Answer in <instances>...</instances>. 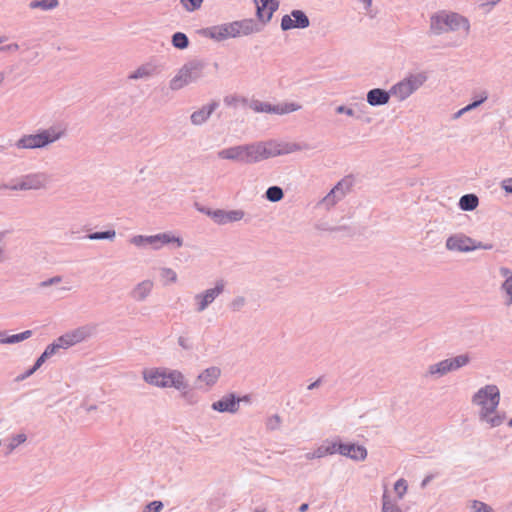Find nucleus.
Returning <instances> with one entry per match:
<instances>
[{"instance_id":"nucleus-26","label":"nucleus","mask_w":512,"mask_h":512,"mask_svg":"<svg viewBox=\"0 0 512 512\" xmlns=\"http://www.w3.org/2000/svg\"><path fill=\"white\" fill-rule=\"evenodd\" d=\"M32 336L31 330H25L18 334L5 336L0 332V343L1 344H15L24 341Z\"/></svg>"},{"instance_id":"nucleus-49","label":"nucleus","mask_w":512,"mask_h":512,"mask_svg":"<svg viewBox=\"0 0 512 512\" xmlns=\"http://www.w3.org/2000/svg\"><path fill=\"white\" fill-rule=\"evenodd\" d=\"M475 512H493V509L486 503L475 500L473 503Z\"/></svg>"},{"instance_id":"nucleus-38","label":"nucleus","mask_w":512,"mask_h":512,"mask_svg":"<svg viewBox=\"0 0 512 512\" xmlns=\"http://www.w3.org/2000/svg\"><path fill=\"white\" fill-rule=\"evenodd\" d=\"M501 273L504 276H507L505 281L502 284V289L509 296L508 305L512 304V273L508 268H502Z\"/></svg>"},{"instance_id":"nucleus-34","label":"nucleus","mask_w":512,"mask_h":512,"mask_svg":"<svg viewBox=\"0 0 512 512\" xmlns=\"http://www.w3.org/2000/svg\"><path fill=\"white\" fill-rule=\"evenodd\" d=\"M27 440V436L24 433L13 435L9 439V443L6 445L5 455L11 454L19 445L23 444Z\"/></svg>"},{"instance_id":"nucleus-35","label":"nucleus","mask_w":512,"mask_h":512,"mask_svg":"<svg viewBox=\"0 0 512 512\" xmlns=\"http://www.w3.org/2000/svg\"><path fill=\"white\" fill-rule=\"evenodd\" d=\"M265 198L270 202H279L284 198L283 189L279 186H270L265 192Z\"/></svg>"},{"instance_id":"nucleus-22","label":"nucleus","mask_w":512,"mask_h":512,"mask_svg":"<svg viewBox=\"0 0 512 512\" xmlns=\"http://www.w3.org/2000/svg\"><path fill=\"white\" fill-rule=\"evenodd\" d=\"M153 282L151 280H144L138 283L131 292V297L136 301H143L151 293Z\"/></svg>"},{"instance_id":"nucleus-21","label":"nucleus","mask_w":512,"mask_h":512,"mask_svg":"<svg viewBox=\"0 0 512 512\" xmlns=\"http://www.w3.org/2000/svg\"><path fill=\"white\" fill-rule=\"evenodd\" d=\"M444 32H448L446 13L433 14L430 18V34L441 35Z\"/></svg>"},{"instance_id":"nucleus-40","label":"nucleus","mask_w":512,"mask_h":512,"mask_svg":"<svg viewBox=\"0 0 512 512\" xmlns=\"http://www.w3.org/2000/svg\"><path fill=\"white\" fill-rule=\"evenodd\" d=\"M153 69L149 65H143L137 68L130 76L131 79H140L152 74Z\"/></svg>"},{"instance_id":"nucleus-30","label":"nucleus","mask_w":512,"mask_h":512,"mask_svg":"<svg viewBox=\"0 0 512 512\" xmlns=\"http://www.w3.org/2000/svg\"><path fill=\"white\" fill-rule=\"evenodd\" d=\"M449 368L452 371H456L470 363L471 357L468 353L457 355L452 358H447Z\"/></svg>"},{"instance_id":"nucleus-37","label":"nucleus","mask_w":512,"mask_h":512,"mask_svg":"<svg viewBox=\"0 0 512 512\" xmlns=\"http://www.w3.org/2000/svg\"><path fill=\"white\" fill-rule=\"evenodd\" d=\"M115 235V230L110 229L105 231H96L89 233L85 236V238L89 240H113L115 238Z\"/></svg>"},{"instance_id":"nucleus-58","label":"nucleus","mask_w":512,"mask_h":512,"mask_svg":"<svg viewBox=\"0 0 512 512\" xmlns=\"http://www.w3.org/2000/svg\"><path fill=\"white\" fill-rule=\"evenodd\" d=\"M19 46L17 43H11L6 46L0 47V51H17Z\"/></svg>"},{"instance_id":"nucleus-52","label":"nucleus","mask_w":512,"mask_h":512,"mask_svg":"<svg viewBox=\"0 0 512 512\" xmlns=\"http://www.w3.org/2000/svg\"><path fill=\"white\" fill-rule=\"evenodd\" d=\"M61 280H62V278L60 276H54L52 278H49L47 280L40 282L39 286L42 288L48 287V286L60 283Z\"/></svg>"},{"instance_id":"nucleus-1","label":"nucleus","mask_w":512,"mask_h":512,"mask_svg":"<svg viewBox=\"0 0 512 512\" xmlns=\"http://www.w3.org/2000/svg\"><path fill=\"white\" fill-rule=\"evenodd\" d=\"M299 149L298 144H292L291 148L284 151V153L297 151ZM281 154H283L282 151L269 149L264 143H251L222 149L217 153V156L220 159L252 164Z\"/></svg>"},{"instance_id":"nucleus-10","label":"nucleus","mask_w":512,"mask_h":512,"mask_svg":"<svg viewBox=\"0 0 512 512\" xmlns=\"http://www.w3.org/2000/svg\"><path fill=\"white\" fill-rule=\"evenodd\" d=\"M328 443L330 455L340 454L355 461H363L367 457V449L362 445L352 442L343 443L340 438Z\"/></svg>"},{"instance_id":"nucleus-41","label":"nucleus","mask_w":512,"mask_h":512,"mask_svg":"<svg viewBox=\"0 0 512 512\" xmlns=\"http://www.w3.org/2000/svg\"><path fill=\"white\" fill-rule=\"evenodd\" d=\"M281 418L278 414L270 416L266 421V428L270 431H275L280 428Z\"/></svg>"},{"instance_id":"nucleus-23","label":"nucleus","mask_w":512,"mask_h":512,"mask_svg":"<svg viewBox=\"0 0 512 512\" xmlns=\"http://www.w3.org/2000/svg\"><path fill=\"white\" fill-rule=\"evenodd\" d=\"M479 205V198L474 193L464 194L460 197L458 207L462 211L470 212L475 210Z\"/></svg>"},{"instance_id":"nucleus-7","label":"nucleus","mask_w":512,"mask_h":512,"mask_svg":"<svg viewBox=\"0 0 512 512\" xmlns=\"http://www.w3.org/2000/svg\"><path fill=\"white\" fill-rule=\"evenodd\" d=\"M473 403L481 406L480 415L487 418L494 413L500 402V391L496 385L490 384L480 388L472 398Z\"/></svg>"},{"instance_id":"nucleus-44","label":"nucleus","mask_w":512,"mask_h":512,"mask_svg":"<svg viewBox=\"0 0 512 512\" xmlns=\"http://www.w3.org/2000/svg\"><path fill=\"white\" fill-rule=\"evenodd\" d=\"M300 106L296 103H285L283 105H278V115L288 114L294 111H297Z\"/></svg>"},{"instance_id":"nucleus-39","label":"nucleus","mask_w":512,"mask_h":512,"mask_svg":"<svg viewBox=\"0 0 512 512\" xmlns=\"http://www.w3.org/2000/svg\"><path fill=\"white\" fill-rule=\"evenodd\" d=\"M382 512H402L401 509L391 501L387 491L382 495Z\"/></svg>"},{"instance_id":"nucleus-12","label":"nucleus","mask_w":512,"mask_h":512,"mask_svg":"<svg viewBox=\"0 0 512 512\" xmlns=\"http://www.w3.org/2000/svg\"><path fill=\"white\" fill-rule=\"evenodd\" d=\"M310 26V20L306 13L300 9H294L290 14H285L281 18L280 27L282 31L292 29H305Z\"/></svg>"},{"instance_id":"nucleus-32","label":"nucleus","mask_w":512,"mask_h":512,"mask_svg":"<svg viewBox=\"0 0 512 512\" xmlns=\"http://www.w3.org/2000/svg\"><path fill=\"white\" fill-rule=\"evenodd\" d=\"M171 43L174 48L184 50L188 48L190 41L188 36L183 32H175L171 37Z\"/></svg>"},{"instance_id":"nucleus-62","label":"nucleus","mask_w":512,"mask_h":512,"mask_svg":"<svg viewBox=\"0 0 512 512\" xmlns=\"http://www.w3.org/2000/svg\"><path fill=\"white\" fill-rule=\"evenodd\" d=\"M309 508V504L308 503H302L299 508H298V511L299 512H306Z\"/></svg>"},{"instance_id":"nucleus-19","label":"nucleus","mask_w":512,"mask_h":512,"mask_svg":"<svg viewBox=\"0 0 512 512\" xmlns=\"http://www.w3.org/2000/svg\"><path fill=\"white\" fill-rule=\"evenodd\" d=\"M218 106L219 103L217 101H212L211 103L194 111L190 116L191 123L197 126L204 124Z\"/></svg>"},{"instance_id":"nucleus-59","label":"nucleus","mask_w":512,"mask_h":512,"mask_svg":"<svg viewBox=\"0 0 512 512\" xmlns=\"http://www.w3.org/2000/svg\"><path fill=\"white\" fill-rule=\"evenodd\" d=\"M435 476V474L426 475L420 484L421 488H425L435 478Z\"/></svg>"},{"instance_id":"nucleus-15","label":"nucleus","mask_w":512,"mask_h":512,"mask_svg":"<svg viewBox=\"0 0 512 512\" xmlns=\"http://www.w3.org/2000/svg\"><path fill=\"white\" fill-rule=\"evenodd\" d=\"M351 185H352V181L351 180H349V179H342L322 199L321 203L327 209H329L330 207L334 206L339 200H341L345 196L346 191L344 190L343 187L345 186L346 190H349Z\"/></svg>"},{"instance_id":"nucleus-46","label":"nucleus","mask_w":512,"mask_h":512,"mask_svg":"<svg viewBox=\"0 0 512 512\" xmlns=\"http://www.w3.org/2000/svg\"><path fill=\"white\" fill-rule=\"evenodd\" d=\"M161 277L167 279L169 282H176L177 274L171 268L164 267L161 269Z\"/></svg>"},{"instance_id":"nucleus-27","label":"nucleus","mask_w":512,"mask_h":512,"mask_svg":"<svg viewBox=\"0 0 512 512\" xmlns=\"http://www.w3.org/2000/svg\"><path fill=\"white\" fill-rule=\"evenodd\" d=\"M250 108L258 113H272L278 114V105H273L269 102H262L259 100H253L250 104Z\"/></svg>"},{"instance_id":"nucleus-28","label":"nucleus","mask_w":512,"mask_h":512,"mask_svg":"<svg viewBox=\"0 0 512 512\" xmlns=\"http://www.w3.org/2000/svg\"><path fill=\"white\" fill-rule=\"evenodd\" d=\"M157 241H158L157 234L149 235V236L136 235V236H133L130 240V242L132 244H134L135 246L142 247V246L150 245L154 250H156Z\"/></svg>"},{"instance_id":"nucleus-54","label":"nucleus","mask_w":512,"mask_h":512,"mask_svg":"<svg viewBox=\"0 0 512 512\" xmlns=\"http://www.w3.org/2000/svg\"><path fill=\"white\" fill-rule=\"evenodd\" d=\"M501 188L507 193L512 194V177L504 179L501 182Z\"/></svg>"},{"instance_id":"nucleus-48","label":"nucleus","mask_w":512,"mask_h":512,"mask_svg":"<svg viewBox=\"0 0 512 512\" xmlns=\"http://www.w3.org/2000/svg\"><path fill=\"white\" fill-rule=\"evenodd\" d=\"M480 2L479 7L486 12H489L494 6H496L501 0H477Z\"/></svg>"},{"instance_id":"nucleus-51","label":"nucleus","mask_w":512,"mask_h":512,"mask_svg":"<svg viewBox=\"0 0 512 512\" xmlns=\"http://www.w3.org/2000/svg\"><path fill=\"white\" fill-rule=\"evenodd\" d=\"M35 372H36V370L31 366L26 371H24L23 373H21L18 376H16L15 381L16 382H22L25 379H27L30 376H32Z\"/></svg>"},{"instance_id":"nucleus-20","label":"nucleus","mask_w":512,"mask_h":512,"mask_svg":"<svg viewBox=\"0 0 512 512\" xmlns=\"http://www.w3.org/2000/svg\"><path fill=\"white\" fill-rule=\"evenodd\" d=\"M446 22L448 31H456L459 29H464L465 31H468L470 28L468 19L458 13H446Z\"/></svg>"},{"instance_id":"nucleus-53","label":"nucleus","mask_w":512,"mask_h":512,"mask_svg":"<svg viewBox=\"0 0 512 512\" xmlns=\"http://www.w3.org/2000/svg\"><path fill=\"white\" fill-rule=\"evenodd\" d=\"M336 113L338 114H345L347 116H354L355 112L352 108L347 107L345 105H340L336 108Z\"/></svg>"},{"instance_id":"nucleus-13","label":"nucleus","mask_w":512,"mask_h":512,"mask_svg":"<svg viewBox=\"0 0 512 512\" xmlns=\"http://www.w3.org/2000/svg\"><path fill=\"white\" fill-rule=\"evenodd\" d=\"M256 20L265 27L279 8V0H254Z\"/></svg>"},{"instance_id":"nucleus-57","label":"nucleus","mask_w":512,"mask_h":512,"mask_svg":"<svg viewBox=\"0 0 512 512\" xmlns=\"http://www.w3.org/2000/svg\"><path fill=\"white\" fill-rule=\"evenodd\" d=\"M198 211H200L201 213L207 215L213 221H214L213 213H217V209H211V208H208V207H200V208H198Z\"/></svg>"},{"instance_id":"nucleus-5","label":"nucleus","mask_w":512,"mask_h":512,"mask_svg":"<svg viewBox=\"0 0 512 512\" xmlns=\"http://www.w3.org/2000/svg\"><path fill=\"white\" fill-rule=\"evenodd\" d=\"M92 328L89 326L78 327L70 332L59 336L51 344L47 345L43 353L49 359L54 356L60 349H68L90 337Z\"/></svg>"},{"instance_id":"nucleus-9","label":"nucleus","mask_w":512,"mask_h":512,"mask_svg":"<svg viewBox=\"0 0 512 512\" xmlns=\"http://www.w3.org/2000/svg\"><path fill=\"white\" fill-rule=\"evenodd\" d=\"M446 248L450 251L471 252L477 249L491 250L493 244L476 241L464 234H455L447 238Z\"/></svg>"},{"instance_id":"nucleus-29","label":"nucleus","mask_w":512,"mask_h":512,"mask_svg":"<svg viewBox=\"0 0 512 512\" xmlns=\"http://www.w3.org/2000/svg\"><path fill=\"white\" fill-rule=\"evenodd\" d=\"M487 98H488L487 92H485V91L482 92L478 97H475L471 103H469L462 109L458 110L454 114V118L457 119V118L461 117L464 113L479 107L482 103H484L487 100Z\"/></svg>"},{"instance_id":"nucleus-25","label":"nucleus","mask_w":512,"mask_h":512,"mask_svg":"<svg viewBox=\"0 0 512 512\" xmlns=\"http://www.w3.org/2000/svg\"><path fill=\"white\" fill-rule=\"evenodd\" d=\"M157 238H158V241H157L156 250H158V249L162 248L164 245H167L170 243H174L177 248H179L183 245L182 238H180L178 236H174L169 232L159 233V234H157Z\"/></svg>"},{"instance_id":"nucleus-64","label":"nucleus","mask_w":512,"mask_h":512,"mask_svg":"<svg viewBox=\"0 0 512 512\" xmlns=\"http://www.w3.org/2000/svg\"><path fill=\"white\" fill-rule=\"evenodd\" d=\"M253 512H265V509L256 508Z\"/></svg>"},{"instance_id":"nucleus-2","label":"nucleus","mask_w":512,"mask_h":512,"mask_svg":"<svg viewBox=\"0 0 512 512\" xmlns=\"http://www.w3.org/2000/svg\"><path fill=\"white\" fill-rule=\"evenodd\" d=\"M264 26L256 19L245 18L229 23L214 25L203 28L199 31L203 37L210 38L214 41L221 42L228 38H237L240 36H249L263 31Z\"/></svg>"},{"instance_id":"nucleus-18","label":"nucleus","mask_w":512,"mask_h":512,"mask_svg":"<svg viewBox=\"0 0 512 512\" xmlns=\"http://www.w3.org/2000/svg\"><path fill=\"white\" fill-rule=\"evenodd\" d=\"M392 92L391 89L386 91L381 88H373L367 92L366 101L373 107L383 106L390 100Z\"/></svg>"},{"instance_id":"nucleus-31","label":"nucleus","mask_w":512,"mask_h":512,"mask_svg":"<svg viewBox=\"0 0 512 512\" xmlns=\"http://www.w3.org/2000/svg\"><path fill=\"white\" fill-rule=\"evenodd\" d=\"M451 372L447 359H444L438 363L432 364L428 368L427 375H437L438 377L444 376Z\"/></svg>"},{"instance_id":"nucleus-11","label":"nucleus","mask_w":512,"mask_h":512,"mask_svg":"<svg viewBox=\"0 0 512 512\" xmlns=\"http://www.w3.org/2000/svg\"><path fill=\"white\" fill-rule=\"evenodd\" d=\"M47 176L44 173H31L23 175L11 185H5L9 190H38L45 186Z\"/></svg>"},{"instance_id":"nucleus-61","label":"nucleus","mask_w":512,"mask_h":512,"mask_svg":"<svg viewBox=\"0 0 512 512\" xmlns=\"http://www.w3.org/2000/svg\"><path fill=\"white\" fill-rule=\"evenodd\" d=\"M224 102L226 105L228 106H232V105H235L236 102H237V98L236 97H233V96H226L224 98Z\"/></svg>"},{"instance_id":"nucleus-33","label":"nucleus","mask_w":512,"mask_h":512,"mask_svg":"<svg viewBox=\"0 0 512 512\" xmlns=\"http://www.w3.org/2000/svg\"><path fill=\"white\" fill-rule=\"evenodd\" d=\"M58 0H33L30 2L29 7L31 9H41L44 11L52 10L58 7Z\"/></svg>"},{"instance_id":"nucleus-14","label":"nucleus","mask_w":512,"mask_h":512,"mask_svg":"<svg viewBox=\"0 0 512 512\" xmlns=\"http://www.w3.org/2000/svg\"><path fill=\"white\" fill-rule=\"evenodd\" d=\"M225 283L223 280L216 282L213 288L207 289L202 293L195 295V301L197 303V312L204 311L221 293H223Z\"/></svg>"},{"instance_id":"nucleus-42","label":"nucleus","mask_w":512,"mask_h":512,"mask_svg":"<svg viewBox=\"0 0 512 512\" xmlns=\"http://www.w3.org/2000/svg\"><path fill=\"white\" fill-rule=\"evenodd\" d=\"M180 2L187 11L194 12L201 7L203 0H180Z\"/></svg>"},{"instance_id":"nucleus-63","label":"nucleus","mask_w":512,"mask_h":512,"mask_svg":"<svg viewBox=\"0 0 512 512\" xmlns=\"http://www.w3.org/2000/svg\"><path fill=\"white\" fill-rule=\"evenodd\" d=\"M239 399H240V402H248L250 400V397H249V395H245V396L239 397Z\"/></svg>"},{"instance_id":"nucleus-17","label":"nucleus","mask_w":512,"mask_h":512,"mask_svg":"<svg viewBox=\"0 0 512 512\" xmlns=\"http://www.w3.org/2000/svg\"><path fill=\"white\" fill-rule=\"evenodd\" d=\"M245 213L243 210H224L217 209V213H213L214 222L218 225L237 222L243 219Z\"/></svg>"},{"instance_id":"nucleus-36","label":"nucleus","mask_w":512,"mask_h":512,"mask_svg":"<svg viewBox=\"0 0 512 512\" xmlns=\"http://www.w3.org/2000/svg\"><path fill=\"white\" fill-rule=\"evenodd\" d=\"M330 455L329 443L326 441L324 444L320 445L312 452H308L305 454L306 459H318Z\"/></svg>"},{"instance_id":"nucleus-43","label":"nucleus","mask_w":512,"mask_h":512,"mask_svg":"<svg viewBox=\"0 0 512 512\" xmlns=\"http://www.w3.org/2000/svg\"><path fill=\"white\" fill-rule=\"evenodd\" d=\"M246 304V299L243 296L235 297L229 304V308L234 311H240Z\"/></svg>"},{"instance_id":"nucleus-8","label":"nucleus","mask_w":512,"mask_h":512,"mask_svg":"<svg viewBox=\"0 0 512 512\" xmlns=\"http://www.w3.org/2000/svg\"><path fill=\"white\" fill-rule=\"evenodd\" d=\"M427 79L428 75L426 72L410 73L404 79L394 84L391 87V92L399 101H404L423 86Z\"/></svg>"},{"instance_id":"nucleus-6","label":"nucleus","mask_w":512,"mask_h":512,"mask_svg":"<svg viewBox=\"0 0 512 512\" xmlns=\"http://www.w3.org/2000/svg\"><path fill=\"white\" fill-rule=\"evenodd\" d=\"M206 64L199 59H192L186 62L178 73L170 80V89L180 90L186 85L196 82L203 76Z\"/></svg>"},{"instance_id":"nucleus-4","label":"nucleus","mask_w":512,"mask_h":512,"mask_svg":"<svg viewBox=\"0 0 512 512\" xmlns=\"http://www.w3.org/2000/svg\"><path fill=\"white\" fill-rule=\"evenodd\" d=\"M66 130L60 126H51L47 129H40L35 134L23 135L15 146L18 149H41L56 142L65 136Z\"/></svg>"},{"instance_id":"nucleus-60","label":"nucleus","mask_w":512,"mask_h":512,"mask_svg":"<svg viewBox=\"0 0 512 512\" xmlns=\"http://www.w3.org/2000/svg\"><path fill=\"white\" fill-rule=\"evenodd\" d=\"M322 381H323V377H319L317 380H315L314 382L309 384L307 389L308 390H313V389L318 388L321 385Z\"/></svg>"},{"instance_id":"nucleus-50","label":"nucleus","mask_w":512,"mask_h":512,"mask_svg":"<svg viewBox=\"0 0 512 512\" xmlns=\"http://www.w3.org/2000/svg\"><path fill=\"white\" fill-rule=\"evenodd\" d=\"M177 342H178V345L184 350H192L193 349V344L188 337L179 336Z\"/></svg>"},{"instance_id":"nucleus-16","label":"nucleus","mask_w":512,"mask_h":512,"mask_svg":"<svg viewBox=\"0 0 512 512\" xmlns=\"http://www.w3.org/2000/svg\"><path fill=\"white\" fill-rule=\"evenodd\" d=\"M240 399L235 393L224 395L212 403V409L220 413H236L239 410Z\"/></svg>"},{"instance_id":"nucleus-56","label":"nucleus","mask_w":512,"mask_h":512,"mask_svg":"<svg viewBox=\"0 0 512 512\" xmlns=\"http://www.w3.org/2000/svg\"><path fill=\"white\" fill-rule=\"evenodd\" d=\"M503 420H504V416H500V415H495V416L487 419V421L491 424L492 427L501 425Z\"/></svg>"},{"instance_id":"nucleus-3","label":"nucleus","mask_w":512,"mask_h":512,"mask_svg":"<svg viewBox=\"0 0 512 512\" xmlns=\"http://www.w3.org/2000/svg\"><path fill=\"white\" fill-rule=\"evenodd\" d=\"M146 383L160 388H175L185 395L189 388L182 372L167 368H151L143 371Z\"/></svg>"},{"instance_id":"nucleus-47","label":"nucleus","mask_w":512,"mask_h":512,"mask_svg":"<svg viewBox=\"0 0 512 512\" xmlns=\"http://www.w3.org/2000/svg\"><path fill=\"white\" fill-rule=\"evenodd\" d=\"M394 489H395L396 493L399 495V497L401 498L407 490L406 481L402 478L398 479L394 484Z\"/></svg>"},{"instance_id":"nucleus-24","label":"nucleus","mask_w":512,"mask_h":512,"mask_svg":"<svg viewBox=\"0 0 512 512\" xmlns=\"http://www.w3.org/2000/svg\"><path fill=\"white\" fill-rule=\"evenodd\" d=\"M221 370L218 367L212 366L206 368L198 375V380L205 382L207 386L214 385L220 377Z\"/></svg>"},{"instance_id":"nucleus-55","label":"nucleus","mask_w":512,"mask_h":512,"mask_svg":"<svg viewBox=\"0 0 512 512\" xmlns=\"http://www.w3.org/2000/svg\"><path fill=\"white\" fill-rule=\"evenodd\" d=\"M46 360H48V358L42 352V354L35 360L32 367L37 371L46 362Z\"/></svg>"},{"instance_id":"nucleus-45","label":"nucleus","mask_w":512,"mask_h":512,"mask_svg":"<svg viewBox=\"0 0 512 512\" xmlns=\"http://www.w3.org/2000/svg\"><path fill=\"white\" fill-rule=\"evenodd\" d=\"M164 505L159 500H154L149 502L143 512H160L163 509Z\"/></svg>"}]
</instances>
